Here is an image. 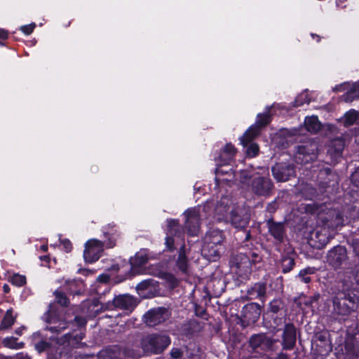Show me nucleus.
Returning a JSON list of instances; mask_svg holds the SVG:
<instances>
[{
    "mask_svg": "<svg viewBox=\"0 0 359 359\" xmlns=\"http://www.w3.org/2000/svg\"><path fill=\"white\" fill-rule=\"evenodd\" d=\"M269 229L271 234L278 241H280L283 237V226L281 224L271 223L269 225Z\"/></svg>",
    "mask_w": 359,
    "mask_h": 359,
    "instance_id": "nucleus-28",
    "label": "nucleus"
},
{
    "mask_svg": "<svg viewBox=\"0 0 359 359\" xmlns=\"http://www.w3.org/2000/svg\"><path fill=\"white\" fill-rule=\"evenodd\" d=\"M156 282L153 279H147L140 283L137 286L136 289L140 293L141 291L147 290L149 287H154L156 286Z\"/></svg>",
    "mask_w": 359,
    "mask_h": 359,
    "instance_id": "nucleus-35",
    "label": "nucleus"
},
{
    "mask_svg": "<svg viewBox=\"0 0 359 359\" xmlns=\"http://www.w3.org/2000/svg\"><path fill=\"white\" fill-rule=\"evenodd\" d=\"M352 178L357 185L359 186V168L353 173Z\"/></svg>",
    "mask_w": 359,
    "mask_h": 359,
    "instance_id": "nucleus-46",
    "label": "nucleus"
},
{
    "mask_svg": "<svg viewBox=\"0 0 359 359\" xmlns=\"http://www.w3.org/2000/svg\"><path fill=\"white\" fill-rule=\"evenodd\" d=\"M294 260L289 259L288 260H284L283 264V272L287 273L289 272L294 266Z\"/></svg>",
    "mask_w": 359,
    "mask_h": 359,
    "instance_id": "nucleus-39",
    "label": "nucleus"
},
{
    "mask_svg": "<svg viewBox=\"0 0 359 359\" xmlns=\"http://www.w3.org/2000/svg\"><path fill=\"white\" fill-rule=\"evenodd\" d=\"M62 245L65 250L68 252L72 249V244L68 240H64L62 241Z\"/></svg>",
    "mask_w": 359,
    "mask_h": 359,
    "instance_id": "nucleus-45",
    "label": "nucleus"
},
{
    "mask_svg": "<svg viewBox=\"0 0 359 359\" xmlns=\"http://www.w3.org/2000/svg\"><path fill=\"white\" fill-rule=\"evenodd\" d=\"M334 315H348L355 308V299L350 295L347 296L344 292H339L332 299Z\"/></svg>",
    "mask_w": 359,
    "mask_h": 359,
    "instance_id": "nucleus-8",
    "label": "nucleus"
},
{
    "mask_svg": "<svg viewBox=\"0 0 359 359\" xmlns=\"http://www.w3.org/2000/svg\"><path fill=\"white\" fill-rule=\"evenodd\" d=\"M311 97L308 91H304L300 93L294 102V107H300L304 104H309L311 102Z\"/></svg>",
    "mask_w": 359,
    "mask_h": 359,
    "instance_id": "nucleus-31",
    "label": "nucleus"
},
{
    "mask_svg": "<svg viewBox=\"0 0 359 359\" xmlns=\"http://www.w3.org/2000/svg\"><path fill=\"white\" fill-rule=\"evenodd\" d=\"M273 342L271 339L264 334L254 335L250 339V344L253 348L260 347L262 350L270 348Z\"/></svg>",
    "mask_w": 359,
    "mask_h": 359,
    "instance_id": "nucleus-21",
    "label": "nucleus"
},
{
    "mask_svg": "<svg viewBox=\"0 0 359 359\" xmlns=\"http://www.w3.org/2000/svg\"><path fill=\"white\" fill-rule=\"evenodd\" d=\"M17 340L18 339L13 337H6L3 340V344L9 348L20 349L23 347L24 344L18 343Z\"/></svg>",
    "mask_w": 359,
    "mask_h": 359,
    "instance_id": "nucleus-30",
    "label": "nucleus"
},
{
    "mask_svg": "<svg viewBox=\"0 0 359 359\" xmlns=\"http://www.w3.org/2000/svg\"><path fill=\"white\" fill-rule=\"evenodd\" d=\"M215 217L220 221L227 219L236 229H243L250 222V215L248 208L243 206L235 205L231 198L222 197L215 209Z\"/></svg>",
    "mask_w": 359,
    "mask_h": 359,
    "instance_id": "nucleus-3",
    "label": "nucleus"
},
{
    "mask_svg": "<svg viewBox=\"0 0 359 359\" xmlns=\"http://www.w3.org/2000/svg\"><path fill=\"white\" fill-rule=\"evenodd\" d=\"M266 284L264 283H258L255 284L250 289L248 290V294L251 299L256 298H262L266 293Z\"/></svg>",
    "mask_w": 359,
    "mask_h": 359,
    "instance_id": "nucleus-25",
    "label": "nucleus"
},
{
    "mask_svg": "<svg viewBox=\"0 0 359 359\" xmlns=\"http://www.w3.org/2000/svg\"><path fill=\"white\" fill-rule=\"evenodd\" d=\"M149 259L150 256L147 250H141L137 252L135 257L130 260V268L133 274L145 273L162 277L163 273L159 265H151L149 268L142 267Z\"/></svg>",
    "mask_w": 359,
    "mask_h": 359,
    "instance_id": "nucleus-4",
    "label": "nucleus"
},
{
    "mask_svg": "<svg viewBox=\"0 0 359 359\" xmlns=\"http://www.w3.org/2000/svg\"><path fill=\"white\" fill-rule=\"evenodd\" d=\"M272 188V182L267 176L255 177L252 183V189L257 195L266 196Z\"/></svg>",
    "mask_w": 359,
    "mask_h": 359,
    "instance_id": "nucleus-16",
    "label": "nucleus"
},
{
    "mask_svg": "<svg viewBox=\"0 0 359 359\" xmlns=\"http://www.w3.org/2000/svg\"><path fill=\"white\" fill-rule=\"evenodd\" d=\"M140 355L138 350L130 347L121 350L116 346L102 350L99 354L100 359H137Z\"/></svg>",
    "mask_w": 359,
    "mask_h": 359,
    "instance_id": "nucleus-9",
    "label": "nucleus"
},
{
    "mask_svg": "<svg viewBox=\"0 0 359 359\" xmlns=\"http://www.w3.org/2000/svg\"><path fill=\"white\" fill-rule=\"evenodd\" d=\"M332 90L334 92L347 90L346 93L343 95V99L346 102H351L355 97H359V81L353 83L344 82L335 86Z\"/></svg>",
    "mask_w": 359,
    "mask_h": 359,
    "instance_id": "nucleus-14",
    "label": "nucleus"
},
{
    "mask_svg": "<svg viewBox=\"0 0 359 359\" xmlns=\"http://www.w3.org/2000/svg\"><path fill=\"white\" fill-rule=\"evenodd\" d=\"M236 154V149L231 144H226L225 147L222 151L219 159L217 160L218 163L224 164L226 165L230 162Z\"/></svg>",
    "mask_w": 359,
    "mask_h": 359,
    "instance_id": "nucleus-23",
    "label": "nucleus"
},
{
    "mask_svg": "<svg viewBox=\"0 0 359 359\" xmlns=\"http://www.w3.org/2000/svg\"><path fill=\"white\" fill-rule=\"evenodd\" d=\"M210 204L199 206L197 208L189 209L184 212L186 217L185 227L188 233L191 236H196L200 230V221L206 215V209L209 208Z\"/></svg>",
    "mask_w": 359,
    "mask_h": 359,
    "instance_id": "nucleus-7",
    "label": "nucleus"
},
{
    "mask_svg": "<svg viewBox=\"0 0 359 359\" xmlns=\"http://www.w3.org/2000/svg\"><path fill=\"white\" fill-rule=\"evenodd\" d=\"M36 27L35 23H31L27 25H23L20 27V30L27 35L30 34Z\"/></svg>",
    "mask_w": 359,
    "mask_h": 359,
    "instance_id": "nucleus-40",
    "label": "nucleus"
},
{
    "mask_svg": "<svg viewBox=\"0 0 359 359\" xmlns=\"http://www.w3.org/2000/svg\"><path fill=\"white\" fill-rule=\"evenodd\" d=\"M258 151H259L258 145L257 144L252 143L248 146L246 153H247L248 156H249L250 157H254L258 154Z\"/></svg>",
    "mask_w": 359,
    "mask_h": 359,
    "instance_id": "nucleus-37",
    "label": "nucleus"
},
{
    "mask_svg": "<svg viewBox=\"0 0 359 359\" xmlns=\"http://www.w3.org/2000/svg\"><path fill=\"white\" fill-rule=\"evenodd\" d=\"M182 355V352L179 348H174L170 351V355L172 358L177 359Z\"/></svg>",
    "mask_w": 359,
    "mask_h": 359,
    "instance_id": "nucleus-42",
    "label": "nucleus"
},
{
    "mask_svg": "<svg viewBox=\"0 0 359 359\" xmlns=\"http://www.w3.org/2000/svg\"><path fill=\"white\" fill-rule=\"evenodd\" d=\"M8 36V32L5 29H0V39H4Z\"/></svg>",
    "mask_w": 359,
    "mask_h": 359,
    "instance_id": "nucleus-47",
    "label": "nucleus"
},
{
    "mask_svg": "<svg viewBox=\"0 0 359 359\" xmlns=\"http://www.w3.org/2000/svg\"><path fill=\"white\" fill-rule=\"evenodd\" d=\"M217 164L222 165L218 163ZM235 177V173L232 172L231 168L228 165L224 168L222 165H220L216 169V180L217 181L231 182L234 179Z\"/></svg>",
    "mask_w": 359,
    "mask_h": 359,
    "instance_id": "nucleus-22",
    "label": "nucleus"
},
{
    "mask_svg": "<svg viewBox=\"0 0 359 359\" xmlns=\"http://www.w3.org/2000/svg\"><path fill=\"white\" fill-rule=\"evenodd\" d=\"M15 320V318L13 316V311L11 309H8L0 324V330H5L11 327L13 325Z\"/></svg>",
    "mask_w": 359,
    "mask_h": 359,
    "instance_id": "nucleus-29",
    "label": "nucleus"
},
{
    "mask_svg": "<svg viewBox=\"0 0 359 359\" xmlns=\"http://www.w3.org/2000/svg\"><path fill=\"white\" fill-rule=\"evenodd\" d=\"M170 344V337L164 334H152L144 337L141 346L145 353H160Z\"/></svg>",
    "mask_w": 359,
    "mask_h": 359,
    "instance_id": "nucleus-6",
    "label": "nucleus"
},
{
    "mask_svg": "<svg viewBox=\"0 0 359 359\" xmlns=\"http://www.w3.org/2000/svg\"><path fill=\"white\" fill-rule=\"evenodd\" d=\"M275 359H289L285 353H280Z\"/></svg>",
    "mask_w": 359,
    "mask_h": 359,
    "instance_id": "nucleus-48",
    "label": "nucleus"
},
{
    "mask_svg": "<svg viewBox=\"0 0 359 359\" xmlns=\"http://www.w3.org/2000/svg\"><path fill=\"white\" fill-rule=\"evenodd\" d=\"M3 289H4V292H6V293H8L10 291L9 286L8 285H6V284H5L3 286Z\"/></svg>",
    "mask_w": 359,
    "mask_h": 359,
    "instance_id": "nucleus-51",
    "label": "nucleus"
},
{
    "mask_svg": "<svg viewBox=\"0 0 359 359\" xmlns=\"http://www.w3.org/2000/svg\"><path fill=\"white\" fill-rule=\"evenodd\" d=\"M350 288H351V290H355V289H356V287H353V285H351Z\"/></svg>",
    "mask_w": 359,
    "mask_h": 359,
    "instance_id": "nucleus-53",
    "label": "nucleus"
},
{
    "mask_svg": "<svg viewBox=\"0 0 359 359\" xmlns=\"http://www.w3.org/2000/svg\"><path fill=\"white\" fill-rule=\"evenodd\" d=\"M137 300L128 294H120L116 296L112 301L102 304V310H113L118 308L123 310L132 311L137 306Z\"/></svg>",
    "mask_w": 359,
    "mask_h": 359,
    "instance_id": "nucleus-10",
    "label": "nucleus"
},
{
    "mask_svg": "<svg viewBox=\"0 0 359 359\" xmlns=\"http://www.w3.org/2000/svg\"><path fill=\"white\" fill-rule=\"evenodd\" d=\"M115 245V238L113 236L109 238L108 241H100L97 239L88 241L85 245L83 257L88 262H94L101 256L104 247L113 248Z\"/></svg>",
    "mask_w": 359,
    "mask_h": 359,
    "instance_id": "nucleus-5",
    "label": "nucleus"
},
{
    "mask_svg": "<svg viewBox=\"0 0 359 359\" xmlns=\"http://www.w3.org/2000/svg\"><path fill=\"white\" fill-rule=\"evenodd\" d=\"M274 178L278 182H285L294 175V168L286 163H277L272 168Z\"/></svg>",
    "mask_w": 359,
    "mask_h": 359,
    "instance_id": "nucleus-15",
    "label": "nucleus"
},
{
    "mask_svg": "<svg viewBox=\"0 0 359 359\" xmlns=\"http://www.w3.org/2000/svg\"><path fill=\"white\" fill-rule=\"evenodd\" d=\"M316 272V269L313 267H307L301 270L299 273V277L302 278V281L305 283H309L311 281L310 277L307 276L309 274H313Z\"/></svg>",
    "mask_w": 359,
    "mask_h": 359,
    "instance_id": "nucleus-33",
    "label": "nucleus"
},
{
    "mask_svg": "<svg viewBox=\"0 0 359 359\" xmlns=\"http://www.w3.org/2000/svg\"><path fill=\"white\" fill-rule=\"evenodd\" d=\"M296 342V329L292 324L288 323L285 326L283 334V348L291 349Z\"/></svg>",
    "mask_w": 359,
    "mask_h": 359,
    "instance_id": "nucleus-20",
    "label": "nucleus"
},
{
    "mask_svg": "<svg viewBox=\"0 0 359 359\" xmlns=\"http://www.w3.org/2000/svg\"><path fill=\"white\" fill-rule=\"evenodd\" d=\"M320 294H317L314 296L309 298L308 299L305 300L304 304L308 306H311L313 302H316L319 299Z\"/></svg>",
    "mask_w": 359,
    "mask_h": 359,
    "instance_id": "nucleus-41",
    "label": "nucleus"
},
{
    "mask_svg": "<svg viewBox=\"0 0 359 359\" xmlns=\"http://www.w3.org/2000/svg\"><path fill=\"white\" fill-rule=\"evenodd\" d=\"M41 249L43 250V251H46L47 249H48V246L46 245H41Z\"/></svg>",
    "mask_w": 359,
    "mask_h": 359,
    "instance_id": "nucleus-52",
    "label": "nucleus"
},
{
    "mask_svg": "<svg viewBox=\"0 0 359 359\" xmlns=\"http://www.w3.org/2000/svg\"><path fill=\"white\" fill-rule=\"evenodd\" d=\"M169 317L168 311L165 308H158L149 311L144 316V323L149 326H155L167 320Z\"/></svg>",
    "mask_w": 359,
    "mask_h": 359,
    "instance_id": "nucleus-13",
    "label": "nucleus"
},
{
    "mask_svg": "<svg viewBox=\"0 0 359 359\" xmlns=\"http://www.w3.org/2000/svg\"><path fill=\"white\" fill-rule=\"evenodd\" d=\"M250 177L248 172L245 170L241 171L240 173V181L242 183H245L247 180Z\"/></svg>",
    "mask_w": 359,
    "mask_h": 359,
    "instance_id": "nucleus-43",
    "label": "nucleus"
},
{
    "mask_svg": "<svg viewBox=\"0 0 359 359\" xmlns=\"http://www.w3.org/2000/svg\"><path fill=\"white\" fill-rule=\"evenodd\" d=\"M318 219L321 223L311 234V245L316 248L326 245L332 238L333 231L343 224V218L340 212L334 209H328L326 212L318 214Z\"/></svg>",
    "mask_w": 359,
    "mask_h": 359,
    "instance_id": "nucleus-2",
    "label": "nucleus"
},
{
    "mask_svg": "<svg viewBox=\"0 0 359 359\" xmlns=\"http://www.w3.org/2000/svg\"><path fill=\"white\" fill-rule=\"evenodd\" d=\"M358 118V113L355 110H350L344 115V124L346 126L353 125Z\"/></svg>",
    "mask_w": 359,
    "mask_h": 359,
    "instance_id": "nucleus-34",
    "label": "nucleus"
},
{
    "mask_svg": "<svg viewBox=\"0 0 359 359\" xmlns=\"http://www.w3.org/2000/svg\"><path fill=\"white\" fill-rule=\"evenodd\" d=\"M25 329V327H19V328H17L15 330V333L18 335H21L22 334V330Z\"/></svg>",
    "mask_w": 359,
    "mask_h": 359,
    "instance_id": "nucleus-49",
    "label": "nucleus"
},
{
    "mask_svg": "<svg viewBox=\"0 0 359 359\" xmlns=\"http://www.w3.org/2000/svg\"><path fill=\"white\" fill-rule=\"evenodd\" d=\"M43 319L48 325L42 330L34 332L31 337L32 343L37 352H46L50 357L57 358L61 356L65 346H79V342L83 337L81 328L86 323L84 318L76 316L74 323L79 329L60 337L58 334L69 327L66 319L53 315L50 311L44 315Z\"/></svg>",
    "mask_w": 359,
    "mask_h": 359,
    "instance_id": "nucleus-1",
    "label": "nucleus"
},
{
    "mask_svg": "<svg viewBox=\"0 0 359 359\" xmlns=\"http://www.w3.org/2000/svg\"><path fill=\"white\" fill-rule=\"evenodd\" d=\"M10 281L13 285L20 287L25 284L26 278L22 275L14 274L11 277Z\"/></svg>",
    "mask_w": 359,
    "mask_h": 359,
    "instance_id": "nucleus-36",
    "label": "nucleus"
},
{
    "mask_svg": "<svg viewBox=\"0 0 359 359\" xmlns=\"http://www.w3.org/2000/svg\"><path fill=\"white\" fill-rule=\"evenodd\" d=\"M180 240V233H179V224L176 220H168V232L165 238V245L168 249L172 250L174 248L175 243Z\"/></svg>",
    "mask_w": 359,
    "mask_h": 359,
    "instance_id": "nucleus-17",
    "label": "nucleus"
},
{
    "mask_svg": "<svg viewBox=\"0 0 359 359\" xmlns=\"http://www.w3.org/2000/svg\"><path fill=\"white\" fill-rule=\"evenodd\" d=\"M346 259V250L342 246H337L328 252L327 262L334 267L339 266Z\"/></svg>",
    "mask_w": 359,
    "mask_h": 359,
    "instance_id": "nucleus-18",
    "label": "nucleus"
},
{
    "mask_svg": "<svg viewBox=\"0 0 359 359\" xmlns=\"http://www.w3.org/2000/svg\"><path fill=\"white\" fill-rule=\"evenodd\" d=\"M249 236H250V233H247V238H248V237H249Z\"/></svg>",
    "mask_w": 359,
    "mask_h": 359,
    "instance_id": "nucleus-54",
    "label": "nucleus"
},
{
    "mask_svg": "<svg viewBox=\"0 0 359 359\" xmlns=\"http://www.w3.org/2000/svg\"><path fill=\"white\" fill-rule=\"evenodd\" d=\"M98 279L100 280V281H107L108 280V277L106 276H100Z\"/></svg>",
    "mask_w": 359,
    "mask_h": 359,
    "instance_id": "nucleus-50",
    "label": "nucleus"
},
{
    "mask_svg": "<svg viewBox=\"0 0 359 359\" xmlns=\"http://www.w3.org/2000/svg\"><path fill=\"white\" fill-rule=\"evenodd\" d=\"M344 149V142L341 140H334L332 142L331 148L329 149V152L331 154L334 153L336 156L341 155Z\"/></svg>",
    "mask_w": 359,
    "mask_h": 359,
    "instance_id": "nucleus-32",
    "label": "nucleus"
},
{
    "mask_svg": "<svg viewBox=\"0 0 359 359\" xmlns=\"http://www.w3.org/2000/svg\"><path fill=\"white\" fill-rule=\"evenodd\" d=\"M177 266L182 272H186L188 269V260L186 257V250L184 245H182L179 250V255L177 260Z\"/></svg>",
    "mask_w": 359,
    "mask_h": 359,
    "instance_id": "nucleus-27",
    "label": "nucleus"
},
{
    "mask_svg": "<svg viewBox=\"0 0 359 359\" xmlns=\"http://www.w3.org/2000/svg\"><path fill=\"white\" fill-rule=\"evenodd\" d=\"M270 121L268 112L259 114L255 125L250 126L245 133L240 138L241 143L244 146L247 145L259 133V128L267 125Z\"/></svg>",
    "mask_w": 359,
    "mask_h": 359,
    "instance_id": "nucleus-11",
    "label": "nucleus"
},
{
    "mask_svg": "<svg viewBox=\"0 0 359 359\" xmlns=\"http://www.w3.org/2000/svg\"><path fill=\"white\" fill-rule=\"evenodd\" d=\"M224 237L222 231L218 229L210 230L204 238V241L208 243L222 245L224 241Z\"/></svg>",
    "mask_w": 359,
    "mask_h": 359,
    "instance_id": "nucleus-24",
    "label": "nucleus"
},
{
    "mask_svg": "<svg viewBox=\"0 0 359 359\" xmlns=\"http://www.w3.org/2000/svg\"><path fill=\"white\" fill-rule=\"evenodd\" d=\"M304 126L309 132L315 133L320 129L321 124L317 116H312L305 118Z\"/></svg>",
    "mask_w": 359,
    "mask_h": 359,
    "instance_id": "nucleus-26",
    "label": "nucleus"
},
{
    "mask_svg": "<svg viewBox=\"0 0 359 359\" xmlns=\"http://www.w3.org/2000/svg\"><path fill=\"white\" fill-rule=\"evenodd\" d=\"M317 144L316 143H308L297 147L296 153V161L299 163H308L313 161L317 155Z\"/></svg>",
    "mask_w": 359,
    "mask_h": 359,
    "instance_id": "nucleus-12",
    "label": "nucleus"
},
{
    "mask_svg": "<svg viewBox=\"0 0 359 359\" xmlns=\"http://www.w3.org/2000/svg\"><path fill=\"white\" fill-rule=\"evenodd\" d=\"M0 359H30L27 355H24L22 353H19L16 355L15 358L6 356H1Z\"/></svg>",
    "mask_w": 359,
    "mask_h": 359,
    "instance_id": "nucleus-44",
    "label": "nucleus"
},
{
    "mask_svg": "<svg viewBox=\"0 0 359 359\" xmlns=\"http://www.w3.org/2000/svg\"><path fill=\"white\" fill-rule=\"evenodd\" d=\"M55 298L57 302L62 306H66L68 303L67 298L60 292H55Z\"/></svg>",
    "mask_w": 359,
    "mask_h": 359,
    "instance_id": "nucleus-38",
    "label": "nucleus"
},
{
    "mask_svg": "<svg viewBox=\"0 0 359 359\" xmlns=\"http://www.w3.org/2000/svg\"><path fill=\"white\" fill-rule=\"evenodd\" d=\"M222 250V245L210 244L204 241L201 253L208 260L215 262L219 257Z\"/></svg>",
    "mask_w": 359,
    "mask_h": 359,
    "instance_id": "nucleus-19",
    "label": "nucleus"
}]
</instances>
